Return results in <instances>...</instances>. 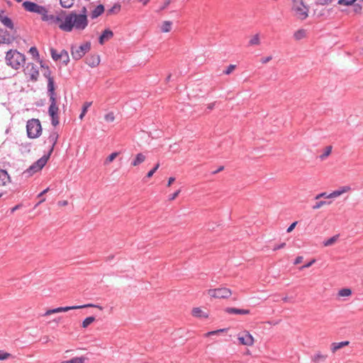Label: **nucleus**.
<instances>
[{"label":"nucleus","mask_w":363,"mask_h":363,"mask_svg":"<svg viewBox=\"0 0 363 363\" xmlns=\"http://www.w3.org/2000/svg\"><path fill=\"white\" fill-rule=\"evenodd\" d=\"M349 342L348 341H343V342H333L332 345H331V351L335 353L336 351H337L338 350L342 348L343 347L345 346H347L349 345Z\"/></svg>","instance_id":"obj_23"},{"label":"nucleus","mask_w":363,"mask_h":363,"mask_svg":"<svg viewBox=\"0 0 363 363\" xmlns=\"http://www.w3.org/2000/svg\"><path fill=\"white\" fill-rule=\"evenodd\" d=\"M105 11L104 6L102 4H99L94 7L90 12V17L91 19H95L100 16Z\"/></svg>","instance_id":"obj_14"},{"label":"nucleus","mask_w":363,"mask_h":363,"mask_svg":"<svg viewBox=\"0 0 363 363\" xmlns=\"http://www.w3.org/2000/svg\"><path fill=\"white\" fill-rule=\"evenodd\" d=\"M29 52L33 56V57H38L39 53L35 47H31L29 50Z\"/></svg>","instance_id":"obj_50"},{"label":"nucleus","mask_w":363,"mask_h":363,"mask_svg":"<svg viewBox=\"0 0 363 363\" xmlns=\"http://www.w3.org/2000/svg\"><path fill=\"white\" fill-rule=\"evenodd\" d=\"M171 3V0H164L163 4L160 7L158 11L164 10Z\"/></svg>","instance_id":"obj_51"},{"label":"nucleus","mask_w":363,"mask_h":363,"mask_svg":"<svg viewBox=\"0 0 363 363\" xmlns=\"http://www.w3.org/2000/svg\"><path fill=\"white\" fill-rule=\"evenodd\" d=\"M86 358L85 357H75L69 360L62 361L60 363H85Z\"/></svg>","instance_id":"obj_26"},{"label":"nucleus","mask_w":363,"mask_h":363,"mask_svg":"<svg viewBox=\"0 0 363 363\" xmlns=\"http://www.w3.org/2000/svg\"><path fill=\"white\" fill-rule=\"evenodd\" d=\"M49 190V188H47L46 189L43 190L42 192H40L39 194H38V197H41L43 195H44L45 193H47Z\"/></svg>","instance_id":"obj_62"},{"label":"nucleus","mask_w":363,"mask_h":363,"mask_svg":"<svg viewBox=\"0 0 363 363\" xmlns=\"http://www.w3.org/2000/svg\"><path fill=\"white\" fill-rule=\"evenodd\" d=\"M91 49V43L85 42L82 45L77 46L72 45L71 48V55L74 60H79L82 58L86 53Z\"/></svg>","instance_id":"obj_6"},{"label":"nucleus","mask_w":363,"mask_h":363,"mask_svg":"<svg viewBox=\"0 0 363 363\" xmlns=\"http://www.w3.org/2000/svg\"><path fill=\"white\" fill-rule=\"evenodd\" d=\"M174 181H175V178L174 177L169 178L167 186H169Z\"/></svg>","instance_id":"obj_60"},{"label":"nucleus","mask_w":363,"mask_h":363,"mask_svg":"<svg viewBox=\"0 0 363 363\" xmlns=\"http://www.w3.org/2000/svg\"><path fill=\"white\" fill-rule=\"evenodd\" d=\"M99 62L100 57L96 55H90L86 58V63L91 67H96L99 65Z\"/></svg>","instance_id":"obj_18"},{"label":"nucleus","mask_w":363,"mask_h":363,"mask_svg":"<svg viewBox=\"0 0 363 363\" xmlns=\"http://www.w3.org/2000/svg\"><path fill=\"white\" fill-rule=\"evenodd\" d=\"M49 159V155H44L35 162L32 165H30L24 172V174L27 176H31L34 173L41 170L43 167L46 164L48 160Z\"/></svg>","instance_id":"obj_8"},{"label":"nucleus","mask_w":363,"mask_h":363,"mask_svg":"<svg viewBox=\"0 0 363 363\" xmlns=\"http://www.w3.org/2000/svg\"><path fill=\"white\" fill-rule=\"evenodd\" d=\"M291 1L294 15L298 19H306L308 16V8L303 4V0H291Z\"/></svg>","instance_id":"obj_4"},{"label":"nucleus","mask_w":363,"mask_h":363,"mask_svg":"<svg viewBox=\"0 0 363 363\" xmlns=\"http://www.w3.org/2000/svg\"><path fill=\"white\" fill-rule=\"evenodd\" d=\"M78 15H84L85 18H87V9L85 6H83L81 9L80 13H78Z\"/></svg>","instance_id":"obj_57"},{"label":"nucleus","mask_w":363,"mask_h":363,"mask_svg":"<svg viewBox=\"0 0 363 363\" xmlns=\"http://www.w3.org/2000/svg\"><path fill=\"white\" fill-rule=\"evenodd\" d=\"M50 54H51L52 58L55 61H57V60H60V54H58L56 50H55L53 48L50 49Z\"/></svg>","instance_id":"obj_42"},{"label":"nucleus","mask_w":363,"mask_h":363,"mask_svg":"<svg viewBox=\"0 0 363 363\" xmlns=\"http://www.w3.org/2000/svg\"><path fill=\"white\" fill-rule=\"evenodd\" d=\"M339 235H336L323 242V245L325 247L333 245L338 239Z\"/></svg>","instance_id":"obj_33"},{"label":"nucleus","mask_w":363,"mask_h":363,"mask_svg":"<svg viewBox=\"0 0 363 363\" xmlns=\"http://www.w3.org/2000/svg\"><path fill=\"white\" fill-rule=\"evenodd\" d=\"M104 118L106 122H113L115 119V116L113 112L108 113L105 115Z\"/></svg>","instance_id":"obj_41"},{"label":"nucleus","mask_w":363,"mask_h":363,"mask_svg":"<svg viewBox=\"0 0 363 363\" xmlns=\"http://www.w3.org/2000/svg\"><path fill=\"white\" fill-rule=\"evenodd\" d=\"M272 59V56H267V57H262V58L260 60V62H261L262 64H267V62H269Z\"/></svg>","instance_id":"obj_53"},{"label":"nucleus","mask_w":363,"mask_h":363,"mask_svg":"<svg viewBox=\"0 0 363 363\" xmlns=\"http://www.w3.org/2000/svg\"><path fill=\"white\" fill-rule=\"evenodd\" d=\"M322 197H324V198H326V199H333V197H329V194H327L326 192H323V193H320L318 195L315 196V199L316 200L322 198Z\"/></svg>","instance_id":"obj_48"},{"label":"nucleus","mask_w":363,"mask_h":363,"mask_svg":"<svg viewBox=\"0 0 363 363\" xmlns=\"http://www.w3.org/2000/svg\"><path fill=\"white\" fill-rule=\"evenodd\" d=\"M303 259V257H302V256H298V257L295 259L294 264H296H296H300L301 262H302Z\"/></svg>","instance_id":"obj_58"},{"label":"nucleus","mask_w":363,"mask_h":363,"mask_svg":"<svg viewBox=\"0 0 363 363\" xmlns=\"http://www.w3.org/2000/svg\"><path fill=\"white\" fill-rule=\"evenodd\" d=\"M95 318L94 316H90L86 318L82 324V327L84 328H87L90 324H91L93 322H94Z\"/></svg>","instance_id":"obj_34"},{"label":"nucleus","mask_w":363,"mask_h":363,"mask_svg":"<svg viewBox=\"0 0 363 363\" xmlns=\"http://www.w3.org/2000/svg\"><path fill=\"white\" fill-rule=\"evenodd\" d=\"M330 203L331 201H320L317 202L314 206H313L312 208L313 210H316L321 208L324 205L330 204Z\"/></svg>","instance_id":"obj_38"},{"label":"nucleus","mask_w":363,"mask_h":363,"mask_svg":"<svg viewBox=\"0 0 363 363\" xmlns=\"http://www.w3.org/2000/svg\"><path fill=\"white\" fill-rule=\"evenodd\" d=\"M22 6L26 11L37 13L41 16L46 12V8L45 6L30 1H24Z\"/></svg>","instance_id":"obj_9"},{"label":"nucleus","mask_w":363,"mask_h":363,"mask_svg":"<svg viewBox=\"0 0 363 363\" xmlns=\"http://www.w3.org/2000/svg\"><path fill=\"white\" fill-rule=\"evenodd\" d=\"M172 23L169 21H165L162 23L161 26V30L163 33L169 32L172 29Z\"/></svg>","instance_id":"obj_31"},{"label":"nucleus","mask_w":363,"mask_h":363,"mask_svg":"<svg viewBox=\"0 0 363 363\" xmlns=\"http://www.w3.org/2000/svg\"><path fill=\"white\" fill-rule=\"evenodd\" d=\"M315 259H312L311 262H309L308 263L303 265L302 267H300V269H305V268H308L310 267L313 263H315Z\"/></svg>","instance_id":"obj_55"},{"label":"nucleus","mask_w":363,"mask_h":363,"mask_svg":"<svg viewBox=\"0 0 363 363\" xmlns=\"http://www.w3.org/2000/svg\"><path fill=\"white\" fill-rule=\"evenodd\" d=\"M225 330V329H220V330H217L211 331V332H208V333H206L205 336L206 337H208V336H211V335H213L218 334L219 333H222V332H223Z\"/></svg>","instance_id":"obj_49"},{"label":"nucleus","mask_w":363,"mask_h":363,"mask_svg":"<svg viewBox=\"0 0 363 363\" xmlns=\"http://www.w3.org/2000/svg\"><path fill=\"white\" fill-rule=\"evenodd\" d=\"M0 21L8 28L13 29V23L10 18L3 14V12L0 13Z\"/></svg>","instance_id":"obj_21"},{"label":"nucleus","mask_w":363,"mask_h":363,"mask_svg":"<svg viewBox=\"0 0 363 363\" xmlns=\"http://www.w3.org/2000/svg\"><path fill=\"white\" fill-rule=\"evenodd\" d=\"M60 59L62 60L63 63L65 65H67V63L69 62V57L68 52L65 50H62L60 53Z\"/></svg>","instance_id":"obj_32"},{"label":"nucleus","mask_w":363,"mask_h":363,"mask_svg":"<svg viewBox=\"0 0 363 363\" xmlns=\"http://www.w3.org/2000/svg\"><path fill=\"white\" fill-rule=\"evenodd\" d=\"M260 44L259 34L254 35L248 42V46H255Z\"/></svg>","instance_id":"obj_27"},{"label":"nucleus","mask_w":363,"mask_h":363,"mask_svg":"<svg viewBox=\"0 0 363 363\" xmlns=\"http://www.w3.org/2000/svg\"><path fill=\"white\" fill-rule=\"evenodd\" d=\"M160 167V163H157L156 164V165L150 170L147 172V178H150L151 177H152V175L155 174V172L158 169V168Z\"/></svg>","instance_id":"obj_43"},{"label":"nucleus","mask_w":363,"mask_h":363,"mask_svg":"<svg viewBox=\"0 0 363 363\" xmlns=\"http://www.w3.org/2000/svg\"><path fill=\"white\" fill-rule=\"evenodd\" d=\"M43 75L48 79V95L50 101L48 113L51 118L52 125L57 126L59 124V108L57 105L54 79L51 77V71L48 66H46V71L44 72Z\"/></svg>","instance_id":"obj_1"},{"label":"nucleus","mask_w":363,"mask_h":363,"mask_svg":"<svg viewBox=\"0 0 363 363\" xmlns=\"http://www.w3.org/2000/svg\"><path fill=\"white\" fill-rule=\"evenodd\" d=\"M57 139H58V134L57 133V132L52 131V133H50V134L48 138V143L51 145V148H50V150L48 155L50 156V155L52 152L54 147H55V144L57 143Z\"/></svg>","instance_id":"obj_16"},{"label":"nucleus","mask_w":363,"mask_h":363,"mask_svg":"<svg viewBox=\"0 0 363 363\" xmlns=\"http://www.w3.org/2000/svg\"><path fill=\"white\" fill-rule=\"evenodd\" d=\"M91 102L89 101L85 102L83 105L82 111H83L84 113H86L88 108L91 106Z\"/></svg>","instance_id":"obj_52"},{"label":"nucleus","mask_w":363,"mask_h":363,"mask_svg":"<svg viewBox=\"0 0 363 363\" xmlns=\"http://www.w3.org/2000/svg\"><path fill=\"white\" fill-rule=\"evenodd\" d=\"M113 35V33L110 29H106L100 35L99 41L101 45H103L106 40H109Z\"/></svg>","instance_id":"obj_20"},{"label":"nucleus","mask_w":363,"mask_h":363,"mask_svg":"<svg viewBox=\"0 0 363 363\" xmlns=\"http://www.w3.org/2000/svg\"><path fill=\"white\" fill-rule=\"evenodd\" d=\"M63 16H64V11H62L60 13H59L57 16L55 15H49L48 11L46 9V12L45 14H43L41 16V19L43 21H48L50 23H53L57 25L59 28L60 29V26L63 23Z\"/></svg>","instance_id":"obj_10"},{"label":"nucleus","mask_w":363,"mask_h":363,"mask_svg":"<svg viewBox=\"0 0 363 363\" xmlns=\"http://www.w3.org/2000/svg\"><path fill=\"white\" fill-rule=\"evenodd\" d=\"M223 169H224V167L223 166H221L219 168H218V169H216L214 172H213V174H216L220 172V171H222Z\"/></svg>","instance_id":"obj_61"},{"label":"nucleus","mask_w":363,"mask_h":363,"mask_svg":"<svg viewBox=\"0 0 363 363\" xmlns=\"http://www.w3.org/2000/svg\"><path fill=\"white\" fill-rule=\"evenodd\" d=\"M75 0H60V4L62 8L70 9L74 4Z\"/></svg>","instance_id":"obj_30"},{"label":"nucleus","mask_w":363,"mask_h":363,"mask_svg":"<svg viewBox=\"0 0 363 363\" xmlns=\"http://www.w3.org/2000/svg\"><path fill=\"white\" fill-rule=\"evenodd\" d=\"M10 182L11 178L8 172L4 169H0V186H5Z\"/></svg>","instance_id":"obj_19"},{"label":"nucleus","mask_w":363,"mask_h":363,"mask_svg":"<svg viewBox=\"0 0 363 363\" xmlns=\"http://www.w3.org/2000/svg\"><path fill=\"white\" fill-rule=\"evenodd\" d=\"M351 294H352L351 289H347V288L342 289L338 292V295L340 296H342V297H344V296H349Z\"/></svg>","instance_id":"obj_37"},{"label":"nucleus","mask_w":363,"mask_h":363,"mask_svg":"<svg viewBox=\"0 0 363 363\" xmlns=\"http://www.w3.org/2000/svg\"><path fill=\"white\" fill-rule=\"evenodd\" d=\"M352 12L353 13L354 15H356V14H360L362 13V6L359 4H354L352 5Z\"/></svg>","instance_id":"obj_35"},{"label":"nucleus","mask_w":363,"mask_h":363,"mask_svg":"<svg viewBox=\"0 0 363 363\" xmlns=\"http://www.w3.org/2000/svg\"><path fill=\"white\" fill-rule=\"evenodd\" d=\"M6 62L7 65L13 69H18L25 62V55L17 51L16 50H10L6 52Z\"/></svg>","instance_id":"obj_3"},{"label":"nucleus","mask_w":363,"mask_h":363,"mask_svg":"<svg viewBox=\"0 0 363 363\" xmlns=\"http://www.w3.org/2000/svg\"><path fill=\"white\" fill-rule=\"evenodd\" d=\"M88 24V18L84 15H78L75 11L68 13L64 11L63 23L60 26V30L65 32H71L73 30H83Z\"/></svg>","instance_id":"obj_2"},{"label":"nucleus","mask_w":363,"mask_h":363,"mask_svg":"<svg viewBox=\"0 0 363 363\" xmlns=\"http://www.w3.org/2000/svg\"><path fill=\"white\" fill-rule=\"evenodd\" d=\"M118 155V152H114L113 153H111L107 158H106V163H109V162H111Z\"/></svg>","instance_id":"obj_44"},{"label":"nucleus","mask_w":363,"mask_h":363,"mask_svg":"<svg viewBox=\"0 0 363 363\" xmlns=\"http://www.w3.org/2000/svg\"><path fill=\"white\" fill-rule=\"evenodd\" d=\"M285 246H286V243L285 242H282L280 245H274V247H273L272 250L274 251H276V250H278L284 248Z\"/></svg>","instance_id":"obj_54"},{"label":"nucleus","mask_w":363,"mask_h":363,"mask_svg":"<svg viewBox=\"0 0 363 363\" xmlns=\"http://www.w3.org/2000/svg\"><path fill=\"white\" fill-rule=\"evenodd\" d=\"M351 190L350 186H343L340 187L338 189L333 191L332 193L329 194V197L336 198L342 194L347 193Z\"/></svg>","instance_id":"obj_15"},{"label":"nucleus","mask_w":363,"mask_h":363,"mask_svg":"<svg viewBox=\"0 0 363 363\" xmlns=\"http://www.w3.org/2000/svg\"><path fill=\"white\" fill-rule=\"evenodd\" d=\"M121 9V6L120 4H115L111 9H108L106 11L107 16H111L113 14H117L120 12Z\"/></svg>","instance_id":"obj_25"},{"label":"nucleus","mask_w":363,"mask_h":363,"mask_svg":"<svg viewBox=\"0 0 363 363\" xmlns=\"http://www.w3.org/2000/svg\"><path fill=\"white\" fill-rule=\"evenodd\" d=\"M179 193H180V190L177 191L176 192H174V194H172V195H170L169 196V200H170V201L174 200L177 198V196L179 194Z\"/></svg>","instance_id":"obj_56"},{"label":"nucleus","mask_w":363,"mask_h":363,"mask_svg":"<svg viewBox=\"0 0 363 363\" xmlns=\"http://www.w3.org/2000/svg\"><path fill=\"white\" fill-rule=\"evenodd\" d=\"M11 356V354L0 350V360H4L8 359Z\"/></svg>","instance_id":"obj_46"},{"label":"nucleus","mask_w":363,"mask_h":363,"mask_svg":"<svg viewBox=\"0 0 363 363\" xmlns=\"http://www.w3.org/2000/svg\"><path fill=\"white\" fill-rule=\"evenodd\" d=\"M98 308L100 310H102L103 308L99 305H95L93 303H87L82 306H65V307H59L54 309L48 310L44 315H49L52 313H60V312H67L70 310L79 309V308Z\"/></svg>","instance_id":"obj_7"},{"label":"nucleus","mask_w":363,"mask_h":363,"mask_svg":"<svg viewBox=\"0 0 363 363\" xmlns=\"http://www.w3.org/2000/svg\"><path fill=\"white\" fill-rule=\"evenodd\" d=\"M236 66L235 65H230L228 68L223 71L225 74H230L235 69Z\"/></svg>","instance_id":"obj_45"},{"label":"nucleus","mask_w":363,"mask_h":363,"mask_svg":"<svg viewBox=\"0 0 363 363\" xmlns=\"http://www.w3.org/2000/svg\"><path fill=\"white\" fill-rule=\"evenodd\" d=\"M192 315L197 318H207L208 315L203 313L200 308H194L191 312Z\"/></svg>","instance_id":"obj_28"},{"label":"nucleus","mask_w":363,"mask_h":363,"mask_svg":"<svg viewBox=\"0 0 363 363\" xmlns=\"http://www.w3.org/2000/svg\"><path fill=\"white\" fill-rule=\"evenodd\" d=\"M327 357H328V355L323 354L319 352L311 357V360L314 363H320L322 362H325V359H327Z\"/></svg>","instance_id":"obj_22"},{"label":"nucleus","mask_w":363,"mask_h":363,"mask_svg":"<svg viewBox=\"0 0 363 363\" xmlns=\"http://www.w3.org/2000/svg\"><path fill=\"white\" fill-rule=\"evenodd\" d=\"M146 159V157L143 153H138L136 155L135 158L131 162V164L136 167L143 163Z\"/></svg>","instance_id":"obj_24"},{"label":"nucleus","mask_w":363,"mask_h":363,"mask_svg":"<svg viewBox=\"0 0 363 363\" xmlns=\"http://www.w3.org/2000/svg\"><path fill=\"white\" fill-rule=\"evenodd\" d=\"M68 202L67 201H59L58 204L60 206H67Z\"/></svg>","instance_id":"obj_64"},{"label":"nucleus","mask_w":363,"mask_h":363,"mask_svg":"<svg viewBox=\"0 0 363 363\" xmlns=\"http://www.w3.org/2000/svg\"><path fill=\"white\" fill-rule=\"evenodd\" d=\"M27 135L30 138H38L42 132L40 122L38 119H30L27 122L26 125Z\"/></svg>","instance_id":"obj_5"},{"label":"nucleus","mask_w":363,"mask_h":363,"mask_svg":"<svg viewBox=\"0 0 363 363\" xmlns=\"http://www.w3.org/2000/svg\"><path fill=\"white\" fill-rule=\"evenodd\" d=\"M331 151H332V147L331 146L326 147L324 153L320 156V158L322 160L325 159L328 156H329L330 155Z\"/></svg>","instance_id":"obj_40"},{"label":"nucleus","mask_w":363,"mask_h":363,"mask_svg":"<svg viewBox=\"0 0 363 363\" xmlns=\"http://www.w3.org/2000/svg\"><path fill=\"white\" fill-rule=\"evenodd\" d=\"M296 223H297L296 222L293 223H292V224H291V225L287 228L286 232H287V233H290V232H291V231L294 230V228H295V226H296Z\"/></svg>","instance_id":"obj_59"},{"label":"nucleus","mask_w":363,"mask_h":363,"mask_svg":"<svg viewBox=\"0 0 363 363\" xmlns=\"http://www.w3.org/2000/svg\"><path fill=\"white\" fill-rule=\"evenodd\" d=\"M225 311L229 314H235V315H247L250 314V310L247 309H240L236 308H226Z\"/></svg>","instance_id":"obj_17"},{"label":"nucleus","mask_w":363,"mask_h":363,"mask_svg":"<svg viewBox=\"0 0 363 363\" xmlns=\"http://www.w3.org/2000/svg\"><path fill=\"white\" fill-rule=\"evenodd\" d=\"M333 0H317L316 4L321 6L328 5L332 3Z\"/></svg>","instance_id":"obj_47"},{"label":"nucleus","mask_w":363,"mask_h":363,"mask_svg":"<svg viewBox=\"0 0 363 363\" xmlns=\"http://www.w3.org/2000/svg\"><path fill=\"white\" fill-rule=\"evenodd\" d=\"M13 40V38L10 36L7 32H5L4 35H0V43L9 44Z\"/></svg>","instance_id":"obj_29"},{"label":"nucleus","mask_w":363,"mask_h":363,"mask_svg":"<svg viewBox=\"0 0 363 363\" xmlns=\"http://www.w3.org/2000/svg\"><path fill=\"white\" fill-rule=\"evenodd\" d=\"M24 72L26 75L29 76L30 79L33 82H36L39 76V71L38 67L33 63H28Z\"/></svg>","instance_id":"obj_12"},{"label":"nucleus","mask_w":363,"mask_h":363,"mask_svg":"<svg viewBox=\"0 0 363 363\" xmlns=\"http://www.w3.org/2000/svg\"><path fill=\"white\" fill-rule=\"evenodd\" d=\"M232 292L227 288H218L208 290V294L216 298H227L231 295Z\"/></svg>","instance_id":"obj_11"},{"label":"nucleus","mask_w":363,"mask_h":363,"mask_svg":"<svg viewBox=\"0 0 363 363\" xmlns=\"http://www.w3.org/2000/svg\"><path fill=\"white\" fill-rule=\"evenodd\" d=\"M238 340L240 344L247 346H251L254 344L252 335L247 331H244L238 336Z\"/></svg>","instance_id":"obj_13"},{"label":"nucleus","mask_w":363,"mask_h":363,"mask_svg":"<svg viewBox=\"0 0 363 363\" xmlns=\"http://www.w3.org/2000/svg\"><path fill=\"white\" fill-rule=\"evenodd\" d=\"M19 205H16L14 207H13L11 209V213H14L17 209L19 208Z\"/></svg>","instance_id":"obj_63"},{"label":"nucleus","mask_w":363,"mask_h":363,"mask_svg":"<svg viewBox=\"0 0 363 363\" xmlns=\"http://www.w3.org/2000/svg\"><path fill=\"white\" fill-rule=\"evenodd\" d=\"M356 0H338L337 4L342 6H352Z\"/></svg>","instance_id":"obj_39"},{"label":"nucleus","mask_w":363,"mask_h":363,"mask_svg":"<svg viewBox=\"0 0 363 363\" xmlns=\"http://www.w3.org/2000/svg\"><path fill=\"white\" fill-rule=\"evenodd\" d=\"M306 35V31L303 29H300L296 31L294 34V37L296 40H301Z\"/></svg>","instance_id":"obj_36"}]
</instances>
